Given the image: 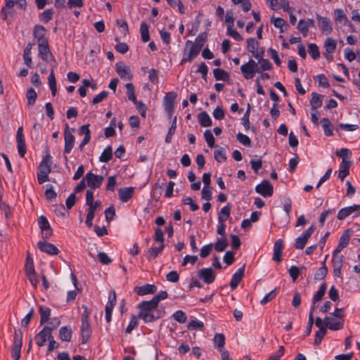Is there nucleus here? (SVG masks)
I'll return each instance as SVG.
<instances>
[{
  "instance_id": "obj_44",
  "label": "nucleus",
  "mask_w": 360,
  "mask_h": 360,
  "mask_svg": "<svg viewBox=\"0 0 360 360\" xmlns=\"http://www.w3.org/2000/svg\"><path fill=\"white\" fill-rule=\"evenodd\" d=\"M349 229L346 230L341 236L338 248H345L348 244L350 239Z\"/></svg>"
},
{
  "instance_id": "obj_25",
  "label": "nucleus",
  "mask_w": 360,
  "mask_h": 360,
  "mask_svg": "<svg viewBox=\"0 0 360 360\" xmlns=\"http://www.w3.org/2000/svg\"><path fill=\"white\" fill-rule=\"evenodd\" d=\"M79 134L80 135H82V134L84 135L83 140L82 141V142L80 143V144L79 146V150H82L84 146H86L87 143H89V142L90 141V139H91V131L89 129V124H87L82 125L79 128Z\"/></svg>"
},
{
  "instance_id": "obj_53",
  "label": "nucleus",
  "mask_w": 360,
  "mask_h": 360,
  "mask_svg": "<svg viewBox=\"0 0 360 360\" xmlns=\"http://www.w3.org/2000/svg\"><path fill=\"white\" fill-rule=\"evenodd\" d=\"M328 273V269L325 264L320 267L314 274V279L321 281L325 278Z\"/></svg>"
},
{
  "instance_id": "obj_47",
  "label": "nucleus",
  "mask_w": 360,
  "mask_h": 360,
  "mask_svg": "<svg viewBox=\"0 0 360 360\" xmlns=\"http://www.w3.org/2000/svg\"><path fill=\"white\" fill-rule=\"evenodd\" d=\"M214 158L218 162H223L226 160L225 150L223 148H217L214 150Z\"/></svg>"
},
{
  "instance_id": "obj_10",
  "label": "nucleus",
  "mask_w": 360,
  "mask_h": 360,
  "mask_svg": "<svg viewBox=\"0 0 360 360\" xmlns=\"http://www.w3.org/2000/svg\"><path fill=\"white\" fill-rule=\"evenodd\" d=\"M255 191L257 193L262 195L264 198H266L273 195L274 188L268 180H264L261 184H258L255 187Z\"/></svg>"
},
{
  "instance_id": "obj_42",
  "label": "nucleus",
  "mask_w": 360,
  "mask_h": 360,
  "mask_svg": "<svg viewBox=\"0 0 360 360\" xmlns=\"http://www.w3.org/2000/svg\"><path fill=\"white\" fill-rule=\"evenodd\" d=\"M311 105L313 110H315L322 105V100L321 97L322 96L316 93L313 92L311 94Z\"/></svg>"
},
{
  "instance_id": "obj_16",
  "label": "nucleus",
  "mask_w": 360,
  "mask_h": 360,
  "mask_svg": "<svg viewBox=\"0 0 360 360\" xmlns=\"http://www.w3.org/2000/svg\"><path fill=\"white\" fill-rule=\"evenodd\" d=\"M116 72L121 79L124 80H131L133 75L130 68L122 63L116 64Z\"/></svg>"
},
{
  "instance_id": "obj_5",
  "label": "nucleus",
  "mask_w": 360,
  "mask_h": 360,
  "mask_svg": "<svg viewBox=\"0 0 360 360\" xmlns=\"http://www.w3.org/2000/svg\"><path fill=\"white\" fill-rule=\"evenodd\" d=\"M176 97L177 95L174 91H170L166 94V95L164 97L163 104L165 107V110L169 118H171L173 115L174 103Z\"/></svg>"
},
{
  "instance_id": "obj_27",
  "label": "nucleus",
  "mask_w": 360,
  "mask_h": 360,
  "mask_svg": "<svg viewBox=\"0 0 360 360\" xmlns=\"http://www.w3.org/2000/svg\"><path fill=\"white\" fill-rule=\"evenodd\" d=\"M134 193V188L133 187L121 188L118 190L120 199L123 202L130 200L133 197Z\"/></svg>"
},
{
  "instance_id": "obj_19",
  "label": "nucleus",
  "mask_w": 360,
  "mask_h": 360,
  "mask_svg": "<svg viewBox=\"0 0 360 360\" xmlns=\"http://www.w3.org/2000/svg\"><path fill=\"white\" fill-rule=\"evenodd\" d=\"M158 288L154 284H146L142 286H136L134 292L139 296H143L156 292Z\"/></svg>"
},
{
  "instance_id": "obj_32",
  "label": "nucleus",
  "mask_w": 360,
  "mask_h": 360,
  "mask_svg": "<svg viewBox=\"0 0 360 360\" xmlns=\"http://www.w3.org/2000/svg\"><path fill=\"white\" fill-rule=\"evenodd\" d=\"M322 127L324 131V134L327 136H333V131L334 129L333 124L331 123V122L329 120V119L324 117L322 118L321 120Z\"/></svg>"
},
{
  "instance_id": "obj_38",
  "label": "nucleus",
  "mask_w": 360,
  "mask_h": 360,
  "mask_svg": "<svg viewBox=\"0 0 360 360\" xmlns=\"http://www.w3.org/2000/svg\"><path fill=\"white\" fill-rule=\"evenodd\" d=\"M112 158V149L111 146L106 147L101 156L99 157V160L101 162H108Z\"/></svg>"
},
{
  "instance_id": "obj_56",
  "label": "nucleus",
  "mask_w": 360,
  "mask_h": 360,
  "mask_svg": "<svg viewBox=\"0 0 360 360\" xmlns=\"http://www.w3.org/2000/svg\"><path fill=\"white\" fill-rule=\"evenodd\" d=\"M34 314V309L32 307L30 311L25 315V316L21 320V326L22 328H27L30 321L33 318Z\"/></svg>"
},
{
  "instance_id": "obj_46",
  "label": "nucleus",
  "mask_w": 360,
  "mask_h": 360,
  "mask_svg": "<svg viewBox=\"0 0 360 360\" xmlns=\"http://www.w3.org/2000/svg\"><path fill=\"white\" fill-rule=\"evenodd\" d=\"M172 318L179 323H185L187 321V315L182 310H177L172 314Z\"/></svg>"
},
{
  "instance_id": "obj_48",
  "label": "nucleus",
  "mask_w": 360,
  "mask_h": 360,
  "mask_svg": "<svg viewBox=\"0 0 360 360\" xmlns=\"http://www.w3.org/2000/svg\"><path fill=\"white\" fill-rule=\"evenodd\" d=\"M203 328H204L203 323L197 319L191 320L187 325V328L191 330H202Z\"/></svg>"
},
{
  "instance_id": "obj_40",
  "label": "nucleus",
  "mask_w": 360,
  "mask_h": 360,
  "mask_svg": "<svg viewBox=\"0 0 360 360\" xmlns=\"http://www.w3.org/2000/svg\"><path fill=\"white\" fill-rule=\"evenodd\" d=\"M25 269V273H31L32 271H35L34 260L30 251H27Z\"/></svg>"
},
{
  "instance_id": "obj_17",
  "label": "nucleus",
  "mask_w": 360,
  "mask_h": 360,
  "mask_svg": "<svg viewBox=\"0 0 360 360\" xmlns=\"http://www.w3.org/2000/svg\"><path fill=\"white\" fill-rule=\"evenodd\" d=\"M1 14L4 20L6 21L8 24L11 23L15 17L14 6L6 3L5 6L1 8Z\"/></svg>"
},
{
  "instance_id": "obj_7",
  "label": "nucleus",
  "mask_w": 360,
  "mask_h": 360,
  "mask_svg": "<svg viewBox=\"0 0 360 360\" xmlns=\"http://www.w3.org/2000/svg\"><path fill=\"white\" fill-rule=\"evenodd\" d=\"M103 179L104 178L103 176L96 175L91 172H89L85 176L86 184L91 188L90 190L100 188Z\"/></svg>"
},
{
  "instance_id": "obj_61",
  "label": "nucleus",
  "mask_w": 360,
  "mask_h": 360,
  "mask_svg": "<svg viewBox=\"0 0 360 360\" xmlns=\"http://www.w3.org/2000/svg\"><path fill=\"white\" fill-rule=\"evenodd\" d=\"M206 39H207V33L206 32L200 33L195 38V42L193 44H195L196 46H198V47H200V49H202V46H204Z\"/></svg>"
},
{
  "instance_id": "obj_43",
  "label": "nucleus",
  "mask_w": 360,
  "mask_h": 360,
  "mask_svg": "<svg viewBox=\"0 0 360 360\" xmlns=\"http://www.w3.org/2000/svg\"><path fill=\"white\" fill-rule=\"evenodd\" d=\"M334 13L335 22L345 25L347 22V18L344 11L342 9H335Z\"/></svg>"
},
{
  "instance_id": "obj_57",
  "label": "nucleus",
  "mask_w": 360,
  "mask_h": 360,
  "mask_svg": "<svg viewBox=\"0 0 360 360\" xmlns=\"http://www.w3.org/2000/svg\"><path fill=\"white\" fill-rule=\"evenodd\" d=\"M139 325V321L137 319V316L136 315H132L130 319V321L126 328V333H131V331L136 328Z\"/></svg>"
},
{
  "instance_id": "obj_29",
  "label": "nucleus",
  "mask_w": 360,
  "mask_h": 360,
  "mask_svg": "<svg viewBox=\"0 0 360 360\" xmlns=\"http://www.w3.org/2000/svg\"><path fill=\"white\" fill-rule=\"evenodd\" d=\"M39 312L40 314V325L42 326L50 320L51 310L48 307L41 305L39 307Z\"/></svg>"
},
{
  "instance_id": "obj_22",
  "label": "nucleus",
  "mask_w": 360,
  "mask_h": 360,
  "mask_svg": "<svg viewBox=\"0 0 360 360\" xmlns=\"http://www.w3.org/2000/svg\"><path fill=\"white\" fill-rule=\"evenodd\" d=\"M38 224L39 228L41 230V233L43 236L45 238H49L52 235V230L50 227V224L46 217L44 216H41L38 219Z\"/></svg>"
},
{
  "instance_id": "obj_62",
  "label": "nucleus",
  "mask_w": 360,
  "mask_h": 360,
  "mask_svg": "<svg viewBox=\"0 0 360 360\" xmlns=\"http://www.w3.org/2000/svg\"><path fill=\"white\" fill-rule=\"evenodd\" d=\"M237 139L241 144L244 145L245 146L250 147L251 146L250 139L242 133H238L237 134Z\"/></svg>"
},
{
  "instance_id": "obj_64",
  "label": "nucleus",
  "mask_w": 360,
  "mask_h": 360,
  "mask_svg": "<svg viewBox=\"0 0 360 360\" xmlns=\"http://www.w3.org/2000/svg\"><path fill=\"white\" fill-rule=\"evenodd\" d=\"M233 27H227V34L233 38L237 41L243 40L241 35L233 28Z\"/></svg>"
},
{
  "instance_id": "obj_37",
  "label": "nucleus",
  "mask_w": 360,
  "mask_h": 360,
  "mask_svg": "<svg viewBox=\"0 0 360 360\" xmlns=\"http://www.w3.org/2000/svg\"><path fill=\"white\" fill-rule=\"evenodd\" d=\"M225 340L226 338L224 334L217 333L213 339L214 347H217L219 351L220 349H224Z\"/></svg>"
},
{
  "instance_id": "obj_13",
  "label": "nucleus",
  "mask_w": 360,
  "mask_h": 360,
  "mask_svg": "<svg viewBox=\"0 0 360 360\" xmlns=\"http://www.w3.org/2000/svg\"><path fill=\"white\" fill-rule=\"evenodd\" d=\"M198 276L205 283L210 284L214 281L216 278V273L210 267L203 268L198 271Z\"/></svg>"
},
{
  "instance_id": "obj_4",
  "label": "nucleus",
  "mask_w": 360,
  "mask_h": 360,
  "mask_svg": "<svg viewBox=\"0 0 360 360\" xmlns=\"http://www.w3.org/2000/svg\"><path fill=\"white\" fill-rule=\"evenodd\" d=\"M240 70L244 77L247 79H252L255 73L260 72L257 63L252 59H250L248 63L242 65Z\"/></svg>"
},
{
  "instance_id": "obj_34",
  "label": "nucleus",
  "mask_w": 360,
  "mask_h": 360,
  "mask_svg": "<svg viewBox=\"0 0 360 360\" xmlns=\"http://www.w3.org/2000/svg\"><path fill=\"white\" fill-rule=\"evenodd\" d=\"M198 121L202 127H207L212 125V120L206 112H202L198 115Z\"/></svg>"
},
{
  "instance_id": "obj_50",
  "label": "nucleus",
  "mask_w": 360,
  "mask_h": 360,
  "mask_svg": "<svg viewBox=\"0 0 360 360\" xmlns=\"http://www.w3.org/2000/svg\"><path fill=\"white\" fill-rule=\"evenodd\" d=\"M27 105H32L35 103L37 94L33 88H30L27 91Z\"/></svg>"
},
{
  "instance_id": "obj_36",
  "label": "nucleus",
  "mask_w": 360,
  "mask_h": 360,
  "mask_svg": "<svg viewBox=\"0 0 360 360\" xmlns=\"http://www.w3.org/2000/svg\"><path fill=\"white\" fill-rule=\"evenodd\" d=\"M213 74L215 79L218 81H227L229 79V73L223 69H214L213 70Z\"/></svg>"
},
{
  "instance_id": "obj_9",
  "label": "nucleus",
  "mask_w": 360,
  "mask_h": 360,
  "mask_svg": "<svg viewBox=\"0 0 360 360\" xmlns=\"http://www.w3.org/2000/svg\"><path fill=\"white\" fill-rule=\"evenodd\" d=\"M337 46L336 40L332 38H327L324 42V48L326 52L324 53V56L326 60L328 62H332L333 60V53L335 51Z\"/></svg>"
},
{
  "instance_id": "obj_18",
  "label": "nucleus",
  "mask_w": 360,
  "mask_h": 360,
  "mask_svg": "<svg viewBox=\"0 0 360 360\" xmlns=\"http://www.w3.org/2000/svg\"><path fill=\"white\" fill-rule=\"evenodd\" d=\"M92 329L89 322H81L80 335L82 336V344H86L91 338Z\"/></svg>"
},
{
  "instance_id": "obj_15",
  "label": "nucleus",
  "mask_w": 360,
  "mask_h": 360,
  "mask_svg": "<svg viewBox=\"0 0 360 360\" xmlns=\"http://www.w3.org/2000/svg\"><path fill=\"white\" fill-rule=\"evenodd\" d=\"M325 327L331 330H339L344 327V320H337L330 316H326L323 321Z\"/></svg>"
},
{
  "instance_id": "obj_28",
  "label": "nucleus",
  "mask_w": 360,
  "mask_h": 360,
  "mask_svg": "<svg viewBox=\"0 0 360 360\" xmlns=\"http://www.w3.org/2000/svg\"><path fill=\"white\" fill-rule=\"evenodd\" d=\"M33 35L37 39L38 44L48 41V39L45 37L46 29L42 25H36L34 27Z\"/></svg>"
},
{
  "instance_id": "obj_8",
  "label": "nucleus",
  "mask_w": 360,
  "mask_h": 360,
  "mask_svg": "<svg viewBox=\"0 0 360 360\" xmlns=\"http://www.w3.org/2000/svg\"><path fill=\"white\" fill-rule=\"evenodd\" d=\"M64 153L69 154L74 146L75 139L68 124H66L64 131Z\"/></svg>"
},
{
  "instance_id": "obj_2",
  "label": "nucleus",
  "mask_w": 360,
  "mask_h": 360,
  "mask_svg": "<svg viewBox=\"0 0 360 360\" xmlns=\"http://www.w3.org/2000/svg\"><path fill=\"white\" fill-rule=\"evenodd\" d=\"M52 157L50 154L44 156L38 167L37 180L39 184L49 181V174L51 172Z\"/></svg>"
},
{
  "instance_id": "obj_20",
  "label": "nucleus",
  "mask_w": 360,
  "mask_h": 360,
  "mask_svg": "<svg viewBox=\"0 0 360 360\" xmlns=\"http://www.w3.org/2000/svg\"><path fill=\"white\" fill-rule=\"evenodd\" d=\"M316 18L319 27L322 32L326 34H330L333 30V27L330 20L326 17H321L319 14H316Z\"/></svg>"
},
{
  "instance_id": "obj_59",
  "label": "nucleus",
  "mask_w": 360,
  "mask_h": 360,
  "mask_svg": "<svg viewBox=\"0 0 360 360\" xmlns=\"http://www.w3.org/2000/svg\"><path fill=\"white\" fill-rule=\"evenodd\" d=\"M117 302L116 293L115 290H111L108 295V302L105 305L106 308L114 309Z\"/></svg>"
},
{
  "instance_id": "obj_58",
  "label": "nucleus",
  "mask_w": 360,
  "mask_h": 360,
  "mask_svg": "<svg viewBox=\"0 0 360 360\" xmlns=\"http://www.w3.org/2000/svg\"><path fill=\"white\" fill-rule=\"evenodd\" d=\"M168 297V294L166 291L162 290L158 294L155 295L150 301L158 306L161 300H165Z\"/></svg>"
},
{
  "instance_id": "obj_35",
  "label": "nucleus",
  "mask_w": 360,
  "mask_h": 360,
  "mask_svg": "<svg viewBox=\"0 0 360 360\" xmlns=\"http://www.w3.org/2000/svg\"><path fill=\"white\" fill-rule=\"evenodd\" d=\"M49 85L51 91L52 96H55L57 93V86H56V79L55 77V73L53 70L52 69L50 72V74L48 77Z\"/></svg>"
},
{
  "instance_id": "obj_54",
  "label": "nucleus",
  "mask_w": 360,
  "mask_h": 360,
  "mask_svg": "<svg viewBox=\"0 0 360 360\" xmlns=\"http://www.w3.org/2000/svg\"><path fill=\"white\" fill-rule=\"evenodd\" d=\"M260 66L259 67L260 72L262 71L269 70L272 68V64L267 59L257 58Z\"/></svg>"
},
{
  "instance_id": "obj_49",
  "label": "nucleus",
  "mask_w": 360,
  "mask_h": 360,
  "mask_svg": "<svg viewBox=\"0 0 360 360\" xmlns=\"http://www.w3.org/2000/svg\"><path fill=\"white\" fill-rule=\"evenodd\" d=\"M309 53L314 60H317L320 57L319 49L316 44L311 43L308 45Z\"/></svg>"
},
{
  "instance_id": "obj_41",
  "label": "nucleus",
  "mask_w": 360,
  "mask_h": 360,
  "mask_svg": "<svg viewBox=\"0 0 360 360\" xmlns=\"http://www.w3.org/2000/svg\"><path fill=\"white\" fill-rule=\"evenodd\" d=\"M231 207L229 205L223 207L219 214L218 220L220 223L226 221L230 216Z\"/></svg>"
},
{
  "instance_id": "obj_52",
  "label": "nucleus",
  "mask_w": 360,
  "mask_h": 360,
  "mask_svg": "<svg viewBox=\"0 0 360 360\" xmlns=\"http://www.w3.org/2000/svg\"><path fill=\"white\" fill-rule=\"evenodd\" d=\"M176 117H174L172 120V125H171L170 128L169 129V131L165 138L166 143H169L171 142L172 137L176 131Z\"/></svg>"
},
{
  "instance_id": "obj_51",
  "label": "nucleus",
  "mask_w": 360,
  "mask_h": 360,
  "mask_svg": "<svg viewBox=\"0 0 360 360\" xmlns=\"http://www.w3.org/2000/svg\"><path fill=\"white\" fill-rule=\"evenodd\" d=\"M327 333V330L326 328H321L319 330H317L315 333V338H314V345H319L321 344L322 340L323 339L324 336L326 335Z\"/></svg>"
},
{
  "instance_id": "obj_55",
  "label": "nucleus",
  "mask_w": 360,
  "mask_h": 360,
  "mask_svg": "<svg viewBox=\"0 0 360 360\" xmlns=\"http://www.w3.org/2000/svg\"><path fill=\"white\" fill-rule=\"evenodd\" d=\"M277 295V288L272 290L271 292H269L268 294H266L262 300L260 301V304L262 305H265L268 302H271L273 299L276 297Z\"/></svg>"
},
{
  "instance_id": "obj_63",
  "label": "nucleus",
  "mask_w": 360,
  "mask_h": 360,
  "mask_svg": "<svg viewBox=\"0 0 360 360\" xmlns=\"http://www.w3.org/2000/svg\"><path fill=\"white\" fill-rule=\"evenodd\" d=\"M297 28L300 31V32L302 34V35L304 37L307 36V34L309 32V27L306 25L304 20H303V19L300 20Z\"/></svg>"
},
{
  "instance_id": "obj_31",
  "label": "nucleus",
  "mask_w": 360,
  "mask_h": 360,
  "mask_svg": "<svg viewBox=\"0 0 360 360\" xmlns=\"http://www.w3.org/2000/svg\"><path fill=\"white\" fill-rule=\"evenodd\" d=\"M350 167V162L345 159L342 160L340 163V169L338 174V178L343 181L345 178L349 174V169Z\"/></svg>"
},
{
  "instance_id": "obj_30",
  "label": "nucleus",
  "mask_w": 360,
  "mask_h": 360,
  "mask_svg": "<svg viewBox=\"0 0 360 360\" xmlns=\"http://www.w3.org/2000/svg\"><path fill=\"white\" fill-rule=\"evenodd\" d=\"M72 335V330L70 326H62L59 329V338L63 342H70Z\"/></svg>"
},
{
  "instance_id": "obj_24",
  "label": "nucleus",
  "mask_w": 360,
  "mask_h": 360,
  "mask_svg": "<svg viewBox=\"0 0 360 360\" xmlns=\"http://www.w3.org/2000/svg\"><path fill=\"white\" fill-rule=\"evenodd\" d=\"M38 51L39 56L44 61H48L49 58H53L51 53L48 41L38 44Z\"/></svg>"
},
{
  "instance_id": "obj_12",
  "label": "nucleus",
  "mask_w": 360,
  "mask_h": 360,
  "mask_svg": "<svg viewBox=\"0 0 360 360\" xmlns=\"http://www.w3.org/2000/svg\"><path fill=\"white\" fill-rule=\"evenodd\" d=\"M342 249H335L333 256V274L335 277L341 276V269L342 266V257H339Z\"/></svg>"
},
{
  "instance_id": "obj_23",
  "label": "nucleus",
  "mask_w": 360,
  "mask_h": 360,
  "mask_svg": "<svg viewBox=\"0 0 360 360\" xmlns=\"http://www.w3.org/2000/svg\"><path fill=\"white\" fill-rule=\"evenodd\" d=\"M191 45V48L189 50V53L188 55V57L186 58H183L181 63H184V61H188L192 62L193 60L199 54L202 49H200L198 46L193 44L190 40H188L186 43V46L187 47L188 45Z\"/></svg>"
},
{
  "instance_id": "obj_14",
  "label": "nucleus",
  "mask_w": 360,
  "mask_h": 360,
  "mask_svg": "<svg viewBox=\"0 0 360 360\" xmlns=\"http://www.w3.org/2000/svg\"><path fill=\"white\" fill-rule=\"evenodd\" d=\"M314 231V226L311 225L304 232H303L300 236L296 238L295 243V248H304Z\"/></svg>"
},
{
  "instance_id": "obj_1",
  "label": "nucleus",
  "mask_w": 360,
  "mask_h": 360,
  "mask_svg": "<svg viewBox=\"0 0 360 360\" xmlns=\"http://www.w3.org/2000/svg\"><path fill=\"white\" fill-rule=\"evenodd\" d=\"M138 309H139L138 317L146 323L154 322L165 314L164 309H159L158 306L150 300L142 301L138 304Z\"/></svg>"
},
{
  "instance_id": "obj_39",
  "label": "nucleus",
  "mask_w": 360,
  "mask_h": 360,
  "mask_svg": "<svg viewBox=\"0 0 360 360\" xmlns=\"http://www.w3.org/2000/svg\"><path fill=\"white\" fill-rule=\"evenodd\" d=\"M140 32L141 36V40L143 42H148L150 40V34L148 30V26L146 22H142L140 26Z\"/></svg>"
},
{
  "instance_id": "obj_26",
  "label": "nucleus",
  "mask_w": 360,
  "mask_h": 360,
  "mask_svg": "<svg viewBox=\"0 0 360 360\" xmlns=\"http://www.w3.org/2000/svg\"><path fill=\"white\" fill-rule=\"evenodd\" d=\"M259 43L255 38H250L247 39V48L252 56L255 58H260L261 55L258 51Z\"/></svg>"
},
{
  "instance_id": "obj_3",
  "label": "nucleus",
  "mask_w": 360,
  "mask_h": 360,
  "mask_svg": "<svg viewBox=\"0 0 360 360\" xmlns=\"http://www.w3.org/2000/svg\"><path fill=\"white\" fill-rule=\"evenodd\" d=\"M22 345V333L20 329L17 328L14 330L13 343L11 347V356L13 360H19L21 355V348Z\"/></svg>"
},
{
  "instance_id": "obj_6",
  "label": "nucleus",
  "mask_w": 360,
  "mask_h": 360,
  "mask_svg": "<svg viewBox=\"0 0 360 360\" xmlns=\"http://www.w3.org/2000/svg\"><path fill=\"white\" fill-rule=\"evenodd\" d=\"M53 328L51 326H45L35 336V342L37 346L42 347L46 342L52 337Z\"/></svg>"
},
{
  "instance_id": "obj_11",
  "label": "nucleus",
  "mask_w": 360,
  "mask_h": 360,
  "mask_svg": "<svg viewBox=\"0 0 360 360\" xmlns=\"http://www.w3.org/2000/svg\"><path fill=\"white\" fill-rule=\"evenodd\" d=\"M16 142L18 154L21 158H23L26 153V145L23 134V128L22 126L18 129L16 134Z\"/></svg>"
},
{
  "instance_id": "obj_21",
  "label": "nucleus",
  "mask_w": 360,
  "mask_h": 360,
  "mask_svg": "<svg viewBox=\"0 0 360 360\" xmlns=\"http://www.w3.org/2000/svg\"><path fill=\"white\" fill-rule=\"evenodd\" d=\"M245 266L243 265L242 267L238 269L233 275L231 282L230 288L231 290H234L238 286L240 283L245 273Z\"/></svg>"
},
{
  "instance_id": "obj_33",
  "label": "nucleus",
  "mask_w": 360,
  "mask_h": 360,
  "mask_svg": "<svg viewBox=\"0 0 360 360\" xmlns=\"http://www.w3.org/2000/svg\"><path fill=\"white\" fill-rule=\"evenodd\" d=\"M327 290V285L324 282L323 283L319 290L314 295L312 298V304H315L319 301L321 300Z\"/></svg>"
},
{
  "instance_id": "obj_60",
  "label": "nucleus",
  "mask_w": 360,
  "mask_h": 360,
  "mask_svg": "<svg viewBox=\"0 0 360 360\" xmlns=\"http://www.w3.org/2000/svg\"><path fill=\"white\" fill-rule=\"evenodd\" d=\"M204 136L206 140V142L210 148H213L214 146L215 139L214 137L210 130H206L204 133Z\"/></svg>"
},
{
  "instance_id": "obj_45",
  "label": "nucleus",
  "mask_w": 360,
  "mask_h": 360,
  "mask_svg": "<svg viewBox=\"0 0 360 360\" xmlns=\"http://www.w3.org/2000/svg\"><path fill=\"white\" fill-rule=\"evenodd\" d=\"M127 89V94L128 96V99L133 103L136 102V96L135 94L134 86L132 83H127L125 85Z\"/></svg>"
}]
</instances>
